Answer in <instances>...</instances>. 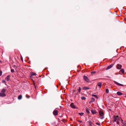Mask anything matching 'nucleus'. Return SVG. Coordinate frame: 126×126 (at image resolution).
Segmentation results:
<instances>
[{"mask_svg":"<svg viewBox=\"0 0 126 126\" xmlns=\"http://www.w3.org/2000/svg\"><path fill=\"white\" fill-rule=\"evenodd\" d=\"M21 60H22L23 59V58H21Z\"/></svg>","mask_w":126,"mask_h":126,"instance_id":"33","label":"nucleus"},{"mask_svg":"<svg viewBox=\"0 0 126 126\" xmlns=\"http://www.w3.org/2000/svg\"><path fill=\"white\" fill-rule=\"evenodd\" d=\"M117 94L119 95H122V93L119 92H118L117 93Z\"/></svg>","mask_w":126,"mask_h":126,"instance_id":"16","label":"nucleus"},{"mask_svg":"<svg viewBox=\"0 0 126 126\" xmlns=\"http://www.w3.org/2000/svg\"><path fill=\"white\" fill-rule=\"evenodd\" d=\"M2 72L1 71H0V76H1L2 74Z\"/></svg>","mask_w":126,"mask_h":126,"instance_id":"30","label":"nucleus"},{"mask_svg":"<svg viewBox=\"0 0 126 126\" xmlns=\"http://www.w3.org/2000/svg\"><path fill=\"white\" fill-rule=\"evenodd\" d=\"M22 98V96L21 95H19L18 97V98L19 99H21Z\"/></svg>","mask_w":126,"mask_h":126,"instance_id":"19","label":"nucleus"},{"mask_svg":"<svg viewBox=\"0 0 126 126\" xmlns=\"http://www.w3.org/2000/svg\"><path fill=\"white\" fill-rule=\"evenodd\" d=\"M56 109H55L53 112V114L55 115H58V111L56 110Z\"/></svg>","mask_w":126,"mask_h":126,"instance_id":"6","label":"nucleus"},{"mask_svg":"<svg viewBox=\"0 0 126 126\" xmlns=\"http://www.w3.org/2000/svg\"><path fill=\"white\" fill-rule=\"evenodd\" d=\"M91 112L92 114H96L97 113L96 111L95 110H91Z\"/></svg>","mask_w":126,"mask_h":126,"instance_id":"8","label":"nucleus"},{"mask_svg":"<svg viewBox=\"0 0 126 126\" xmlns=\"http://www.w3.org/2000/svg\"><path fill=\"white\" fill-rule=\"evenodd\" d=\"M99 113L100 116V118L101 119H103L104 118V114L103 112L101 110L99 111Z\"/></svg>","mask_w":126,"mask_h":126,"instance_id":"3","label":"nucleus"},{"mask_svg":"<svg viewBox=\"0 0 126 126\" xmlns=\"http://www.w3.org/2000/svg\"><path fill=\"white\" fill-rule=\"evenodd\" d=\"M121 125L122 126H125L126 125V124L125 121H124L123 120L121 119Z\"/></svg>","mask_w":126,"mask_h":126,"instance_id":"5","label":"nucleus"},{"mask_svg":"<svg viewBox=\"0 0 126 126\" xmlns=\"http://www.w3.org/2000/svg\"><path fill=\"white\" fill-rule=\"evenodd\" d=\"M106 91L107 93H109V90L108 89H106Z\"/></svg>","mask_w":126,"mask_h":126,"instance_id":"25","label":"nucleus"},{"mask_svg":"<svg viewBox=\"0 0 126 126\" xmlns=\"http://www.w3.org/2000/svg\"><path fill=\"white\" fill-rule=\"evenodd\" d=\"M117 120V124L119 125V121H120V119L118 116H115L114 115L113 117V121L114 122H115Z\"/></svg>","mask_w":126,"mask_h":126,"instance_id":"2","label":"nucleus"},{"mask_svg":"<svg viewBox=\"0 0 126 126\" xmlns=\"http://www.w3.org/2000/svg\"><path fill=\"white\" fill-rule=\"evenodd\" d=\"M102 83L101 82H99L97 84L98 86L99 87V88H100L102 86Z\"/></svg>","mask_w":126,"mask_h":126,"instance_id":"12","label":"nucleus"},{"mask_svg":"<svg viewBox=\"0 0 126 126\" xmlns=\"http://www.w3.org/2000/svg\"><path fill=\"white\" fill-rule=\"evenodd\" d=\"M84 79L86 82H90V80L86 76H83Z\"/></svg>","mask_w":126,"mask_h":126,"instance_id":"4","label":"nucleus"},{"mask_svg":"<svg viewBox=\"0 0 126 126\" xmlns=\"http://www.w3.org/2000/svg\"><path fill=\"white\" fill-rule=\"evenodd\" d=\"M122 67V65H121L120 64H118L117 65V68L118 69H121Z\"/></svg>","mask_w":126,"mask_h":126,"instance_id":"9","label":"nucleus"},{"mask_svg":"<svg viewBox=\"0 0 126 126\" xmlns=\"http://www.w3.org/2000/svg\"><path fill=\"white\" fill-rule=\"evenodd\" d=\"M89 89H90V88L89 87H84L83 88V90H86Z\"/></svg>","mask_w":126,"mask_h":126,"instance_id":"15","label":"nucleus"},{"mask_svg":"<svg viewBox=\"0 0 126 126\" xmlns=\"http://www.w3.org/2000/svg\"><path fill=\"white\" fill-rule=\"evenodd\" d=\"M92 96L94 97H95V98H97L98 97L97 96L95 95L92 94Z\"/></svg>","mask_w":126,"mask_h":126,"instance_id":"20","label":"nucleus"},{"mask_svg":"<svg viewBox=\"0 0 126 126\" xmlns=\"http://www.w3.org/2000/svg\"><path fill=\"white\" fill-rule=\"evenodd\" d=\"M70 106L73 109H75L76 108V106L74 105V104L73 103H71L70 105Z\"/></svg>","mask_w":126,"mask_h":126,"instance_id":"7","label":"nucleus"},{"mask_svg":"<svg viewBox=\"0 0 126 126\" xmlns=\"http://www.w3.org/2000/svg\"><path fill=\"white\" fill-rule=\"evenodd\" d=\"M96 124L97 125H98V126H100V124L99 123H98V122H96Z\"/></svg>","mask_w":126,"mask_h":126,"instance_id":"27","label":"nucleus"},{"mask_svg":"<svg viewBox=\"0 0 126 126\" xmlns=\"http://www.w3.org/2000/svg\"><path fill=\"white\" fill-rule=\"evenodd\" d=\"M31 75H32L33 76H35L36 75V73H33L32 74H31Z\"/></svg>","mask_w":126,"mask_h":126,"instance_id":"24","label":"nucleus"},{"mask_svg":"<svg viewBox=\"0 0 126 126\" xmlns=\"http://www.w3.org/2000/svg\"><path fill=\"white\" fill-rule=\"evenodd\" d=\"M86 112L88 113H90L88 109H86Z\"/></svg>","mask_w":126,"mask_h":126,"instance_id":"26","label":"nucleus"},{"mask_svg":"<svg viewBox=\"0 0 126 126\" xmlns=\"http://www.w3.org/2000/svg\"><path fill=\"white\" fill-rule=\"evenodd\" d=\"M2 82L3 83H5L6 82L5 80H3L2 81Z\"/></svg>","mask_w":126,"mask_h":126,"instance_id":"31","label":"nucleus"},{"mask_svg":"<svg viewBox=\"0 0 126 126\" xmlns=\"http://www.w3.org/2000/svg\"><path fill=\"white\" fill-rule=\"evenodd\" d=\"M79 114L81 116H82L84 114V113L83 112H81V113H79Z\"/></svg>","mask_w":126,"mask_h":126,"instance_id":"22","label":"nucleus"},{"mask_svg":"<svg viewBox=\"0 0 126 126\" xmlns=\"http://www.w3.org/2000/svg\"><path fill=\"white\" fill-rule=\"evenodd\" d=\"M95 101V99L94 98H93V97H92L91 98V100L90 102H93L94 101Z\"/></svg>","mask_w":126,"mask_h":126,"instance_id":"14","label":"nucleus"},{"mask_svg":"<svg viewBox=\"0 0 126 126\" xmlns=\"http://www.w3.org/2000/svg\"><path fill=\"white\" fill-rule=\"evenodd\" d=\"M11 72L12 73H13L14 72V69H12L11 70Z\"/></svg>","mask_w":126,"mask_h":126,"instance_id":"28","label":"nucleus"},{"mask_svg":"<svg viewBox=\"0 0 126 126\" xmlns=\"http://www.w3.org/2000/svg\"><path fill=\"white\" fill-rule=\"evenodd\" d=\"M6 89H2L1 92L0 93V97H4L6 96Z\"/></svg>","mask_w":126,"mask_h":126,"instance_id":"1","label":"nucleus"},{"mask_svg":"<svg viewBox=\"0 0 126 126\" xmlns=\"http://www.w3.org/2000/svg\"><path fill=\"white\" fill-rule=\"evenodd\" d=\"M113 64H111L110 66H109L106 69V70H107L111 68L113 66Z\"/></svg>","mask_w":126,"mask_h":126,"instance_id":"11","label":"nucleus"},{"mask_svg":"<svg viewBox=\"0 0 126 126\" xmlns=\"http://www.w3.org/2000/svg\"><path fill=\"white\" fill-rule=\"evenodd\" d=\"M10 76L9 75H8L6 78V79L7 81H8L10 79Z\"/></svg>","mask_w":126,"mask_h":126,"instance_id":"13","label":"nucleus"},{"mask_svg":"<svg viewBox=\"0 0 126 126\" xmlns=\"http://www.w3.org/2000/svg\"><path fill=\"white\" fill-rule=\"evenodd\" d=\"M78 91L79 93H80L81 90V88L80 87H79V88L78 89Z\"/></svg>","mask_w":126,"mask_h":126,"instance_id":"21","label":"nucleus"},{"mask_svg":"<svg viewBox=\"0 0 126 126\" xmlns=\"http://www.w3.org/2000/svg\"><path fill=\"white\" fill-rule=\"evenodd\" d=\"M114 82L115 84H116L117 85L119 86H123L124 85H123L120 84L116 81H114Z\"/></svg>","mask_w":126,"mask_h":126,"instance_id":"10","label":"nucleus"},{"mask_svg":"<svg viewBox=\"0 0 126 126\" xmlns=\"http://www.w3.org/2000/svg\"><path fill=\"white\" fill-rule=\"evenodd\" d=\"M89 125L90 126H92V122H89Z\"/></svg>","mask_w":126,"mask_h":126,"instance_id":"23","label":"nucleus"},{"mask_svg":"<svg viewBox=\"0 0 126 126\" xmlns=\"http://www.w3.org/2000/svg\"><path fill=\"white\" fill-rule=\"evenodd\" d=\"M81 98L82 100H85L86 99V98L84 96H82L81 97Z\"/></svg>","mask_w":126,"mask_h":126,"instance_id":"18","label":"nucleus"},{"mask_svg":"<svg viewBox=\"0 0 126 126\" xmlns=\"http://www.w3.org/2000/svg\"><path fill=\"white\" fill-rule=\"evenodd\" d=\"M95 72L94 71H92L91 72V74H93L95 73Z\"/></svg>","mask_w":126,"mask_h":126,"instance_id":"29","label":"nucleus"},{"mask_svg":"<svg viewBox=\"0 0 126 126\" xmlns=\"http://www.w3.org/2000/svg\"><path fill=\"white\" fill-rule=\"evenodd\" d=\"M120 72L122 73L123 74H124V69H121L120 70Z\"/></svg>","mask_w":126,"mask_h":126,"instance_id":"17","label":"nucleus"},{"mask_svg":"<svg viewBox=\"0 0 126 126\" xmlns=\"http://www.w3.org/2000/svg\"><path fill=\"white\" fill-rule=\"evenodd\" d=\"M76 91L75 90H74L73 91V93H74L75 92H76Z\"/></svg>","mask_w":126,"mask_h":126,"instance_id":"32","label":"nucleus"}]
</instances>
